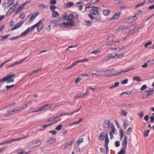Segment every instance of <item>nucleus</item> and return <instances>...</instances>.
Segmentation results:
<instances>
[{
	"instance_id": "obj_30",
	"label": "nucleus",
	"mask_w": 154,
	"mask_h": 154,
	"mask_svg": "<svg viewBox=\"0 0 154 154\" xmlns=\"http://www.w3.org/2000/svg\"><path fill=\"white\" fill-rule=\"evenodd\" d=\"M39 7L41 9H44L48 8V6L44 4H41L39 5Z\"/></svg>"
},
{
	"instance_id": "obj_56",
	"label": "nucleus",
	"mask_w": 154,
	"mask_h": 154,
	"mask_svg": "<svg viewBox=\"0 0 154 154\" xmlns=\"http://www.w3.org/2000/svg\"><path fill=\"white\" fill-rule=\"evenodd\" d=\"M57 3V1L56 0H51L50 1V4L51 5H54Z\"/></svg>"
},
{
	"instance_id": "obj_53",
	"label": "nucleus",
	"mask_w": 154,
	"mask_h": 154,
	"mask_svg": "<svg viewBox=\"0 0 154 154\" xmlns=\"http://www.w3.org/2000/svg\"><path fill=\"white\" fill-rule=\"evenodd\" d=\"M128 125L126 121H124V126L125 128L126 129L128 126Z\"/></svg>"
},
{
	"instance_id": "obj_48",
	"label": "nucleus",
	"mask_w": 154,
	"mask_h": 154,
	"mask_svg": "<svg viewBox=\"0 0 154 154\" xmlns=\"http://www.w3.org/2000/svg\"><path fill=\"white\" fill-rule=\"evenodd\" d=\"M8 2L10 3L7 6V7H9L14 4L13 0H8Z\"/></svg>"
},
{
	"instance_id": "obj_61",
	"label": "nucleus",
	"mask_w": 154,
	"mask_h": 154,
	"mask_svg": "<svg viewBox=\"0 0 154 154\" xmlns=\"http://www.w3.org/2000/svg\"><path fill=\"white\" fill-rule=\"evenodd\" d=\"M55 120V118L54 117H53L50 118L49 120H48L47 122H49L50 121H51L53 120Z\"/></svg>"
},
{
	"instance_id": "obj_11",
	"label": "nucleus",
	"mask_w": 154,
	"mask_h": 154,
	"mask_svg": "<svg viewBox=\"0 0 154 154\" xmlns=\"http://www.w3.org/2000/svg\"><path fill=\"white\" fill-rule=\"evenodd\" d=\"M93 8L91 11V14L92 15H98L99 14V12L98 11V8L96 7H92Z\"/></svg>"
},
{
	"instance_id": "obj_58",
	"label": "nucleus",
	"mask_w": 154,
	"mask_h": 154,
	"mask_svg": "<svg viewBox=\"0 0 154 154\" xmlns=\"http://www.w3.org/2000/svg\"><path fill=\"white\" fill-rule=\"evenodd\" d=\"M128 79H126L125 80L123 81L122 82V84H126L128 83Z\"/></svg>"
},
{
	"instance_id": "obj_34",
	"label": "nucleus",
	"mask_w": 154,
	"mask_h": 154,
	"mask_svg": "<svg viewBox=\"0 0 154 154\" xmlns=\"http://www.w3.org/2000/svg\"><path fill=\"white\" fill-rule=\"evenodd\" d=\"M149 66H151L154 65V59L151 60H149L147 61Z\"/></svg>"
},
{
	"instance_id": "obj_14",
	"label": "nucleus",
	"mask_w": 154,
	"mask_h": 154,
	"mask_svg": "<svg viewBox=\"0 0 154 154\" xmlns=\"http://www.w3.org/2000/svg\"><path fill=\"white\" fill-rule=\"evenodd\" d=\"M38 14L39 13H35L32 14H29L28 16L29 17L31 15V16L30 19L29 20L28 22L31 23L32 21H33Z\"/></svg>"
},
{
	"instance_id": "obj_9",
	"label": "nucleus",
	"mask_w": 154,
	"mask_h": 154,
	"mask_svg": "<svg viewBox=\"0 0 154 154\" xmlns=\"http://www.w3.org/2000/svg\"><path fill=\"white\" fill-rule=\"evenodd\" d=\"M139 16V14L136 13L134 16H131L128 18V21L129 23H131L137 20Z\"/></svg>"
},
{
	"instance_id": "obj_8",
	"label": "nucleus",
	"mask_w": 154,
	"mask_h": 154,
	"mask_svg": "<svg viewBox=\"0 0 154 154\" xmlns=\"http://www.w3.org/2000/svg\"><path fill=\"white\" fill-rule=\"evenodd\" d=\"M112 70L108 69L107 70H102L100 71H97V75L100 76L105 75L107 72L109 73V72H111L113 71Z\"/></svg>"
},
{
	"instance_id": "obj_7",
	"label": "nucleus",
	"mask_w": 154,
	"mask_h": 154,
	"mask_svg": "<svg viewBox=\"0 0 154 154\" xmlns=\"http://www.w3.org/2000/svg\"><path fill=\"white\" fill-rule=\"evenodd\" d=\"M67 20L68 23L69 25L72 26L73 25L74 20L73 19V15L72 14H70L68 16Z\"/></svg>"
},
{
	"instance_id": "obj_31",
	"label": "nucleus",
	"mask_w": 154,
	"mask_h": 154,
	"mask_svg": "<svg viewBox=\"0 0 154 154\" xmlns=\"http://www.w3.org/2000/svg\"><path fill=\"white\" fill-rule=\"evenodd\" d=\"M111 125L112 129V131H111V132H112V133H113L114 134H116V129L114 126L112 124H111Z\"/></svg>"
},
{
	"instance_id": "obj_22",
	"label": "nucleus",
	"mask_w": 154,
	"mask_h": 154,
	"mask_svg": "<svg viewBox=\"0 0 154 154\" xmlns=\"http://www.w3.org/2000/svg\"><path fill=\"white\" fill-rule=\"evenodd\" d=\"M125 55V54L124 53H122V54H117L116 53L115 55H114L115 57V58H121L123 57Z\"/></svg>"
},
{
	"instance_id": "obj_33",
	"label": "nucleus",
	"mask_w": 154,
	"mask_h": 154,
	"mask_svg": "<svg viewBox=\"0 0 154 154\" xmlns=\"http://www.w3.org/2000/svg\"><path fill=\"white\" fill-rule=\"evenodd\" d=\"M127 112L125 111H124L123 110H121L120 112V115L121 116H126L127 115Z\"/></svg>"
},
{
	"instance_id": "obj_40",
	"label": "nucleus",
	"mask_w": 154,
	"mask_h": 154,
	"mask_svg": "<svg viewBox=\"0 0 154 154\" xmlns=\"http://www.w3.org/2000/svg\"><path fill=\"white\" fill-rule=\"evenodd\" d=\"M146 3V1H145L144 2H142L141 3H140L139 4H138L135 7L136 8H138L140 7H141L143 5Z\"/></svg>"
},
{
	"instance_id": "obj_5",
	"label": "nucleus",
	"mask_w": 154,
	"mask_h": 154,
	"mask_svg": "<svg viewBox=\"0 0 154 154\" xmlns=\"http://www.w3.org/2000/svg\"><path fill=\"white\" fill-rule=\"evenodd\" d=\"M154 92V89H152L151 90H146L142 94L143 98H146L152 95L153 94Z\"/></svg>"
},
{
	"instance_id": "obj_36",
	"label": "nucleus",
	"mask_w": 154,
	"mask_h": 154,
	"mask_svg": "<svg viewBox=\"0 0 154 154\" xmlns=\"http://www.w3.org/2000/svg\"><path fill=\"white\" fill-rule=\"evenodd\" d=\"M49 106L48 104H46L44 105L43 106L40 107V108L38 109H37L38 112H39L40 111H41L43 109H44L46 107L48 106Z\"/></svg>"
},
{
	"instance_id": "obj_27",
	"label": "nucleus",
	"mask_w": 154,
	"mask_h": 154,
	"mask_svg": "<svg viewBox=\"0 0 154 154\" xmlns=\"http://www.w3.org/2000/svg\"><path fill=\"white\" fill-rule=\"evenodd\" d=\"M83 4L82 3L80 2H78L76 4V6L77 7L79 8L80 10H81L82 9Z\"/></svg>"
},
{
	"instance_id": "obj_32",
	"label": "nucleus",
	"mask_w": 154,
	"mask_h": 154,
	"mask_svg": "<svg viewBox=\"0 0 154 154\" xmlns=\"http://www.w3.org/2000/svg\"><path fill=\"white\" fill-rule=\"evenodd\" d=\"M74 5L73 3L72 2H69L67 3L66 5V7L68 8H70Z\"/></svg>"
},
{
	"instance_id": "obj_24",
	"label": "nucleus",
	"mask_w": 154,
	"mask_h": 154,
	"mask_svg": "<svg viewBox=\"0 0 154 154\" xmlns=\"http://www.w3.org/2000/svg\"><path fill=\"white\" fill-rule=\"evenodd\" d=\"M73 142L72 141H71L69 143H66L64 144L62 146H63L65 149L67 148L69 146L71 145L73 143Z\"/></svg>"
},
{
	"instance_id": "obj_25",
	"label": "nucleus",
	"mask_w": 154,
	"mask_h": 154,
	"mask_svg": "<svg viewBox=\"0 0 154 154\" xmlns=\"http://www.w3.org/2000/svg\"><path fill=\"white\" fill-rule=\"evenodd\" d=\"M103 14L105 16H108L111 13V11L109 10H106L103 11Z\"/></svg>"
},
{
	"instance_id": "obj_47",
	"label": "nucleus",
	"mask_w": 154,
	"mask_h": 154,
	"mask_svg": "<svg viewBox=\"0 0 154 154\" xmlns=\"http://www.w3.org/2000/svg\"><path fill=\"white\" fill-rule=\"evenodd\" d=\"M124 0H115L114 2L115 4H118L122 2Z\"/></svg>"
},
{
	"instance_id": "obj_41",
	"label": "nucleus",
	"mask_w": 154,
	"mask_h": 154,
	"mask_svg": "<svg viewBox=\"0 0 154 154\" xmlns=\"http://www.w3.org/2000/svg\"><path fill=\"white\" fill-rule=\"evenodd\" d=\"M120 139L121 140L123 138L124 136V132L123 130L122 129L120 130Z\"/></svg>"
},
{
	"instance_id": "obj_62",
	"label": "nucleus",
	"mask_w": 154,
	"mask_h": 154,
	"mask_svg": "<svg viewBox=\"0 0 154 154\" xmlns=\"http://www.w3.org/2000/svg\"><path fill=\"white\" fill-rule=\"evenodd\" d=\"M19 36H17L15 37H13V38H10L9 39V40H15V39H18L19 38Z\"/></svg>"
},
{
	"instance_id": "obj_51",
	"label": "nucleus",
	"mask_w": 154,
	"mask_h": 154,
	"mask_svg": "<svg viewBox=\"0 0 154 154\" xmlns=\"http://www.w3.org/2000/svg\"><path fill=\"white\" fill-rule=\"evenodd\" d=\"M132 128H128L127 131V133L129 135L131 133V130Z\"/></svg>"
},
{
	"instance_id": "obj_52",
	"label": "nucleus",
	"mask_w": 154,
	"mask_h": 154,
	"mask_svg": "<svg viewBox=\"0 0 154 154\" xmlns=\"http://www.w3.org/2000/svg\"><path fill=\"white\" fill-rule=\"evenodd\" d=\"M10 35L9 34L7 35H6L4 36H2V40H4L6 38H8Z\"/></svg>"
},
{
	"instance_id": "obj_35",
	"label": "nucleus",
	"mask_w": 154,
	"mask_h": 154,
	"mask_svg": "<svg viewBox=\"0 0 154 154\" xmlns=\"http://www.w3.org/2000/svg\"><path fill=\"white\" fill-rule=\"evenodd\" d=\"M59 25L60 26H61L62 27H64L69 25L68 24V22H63V23H60L59 24Z\"/></svg>"
},
{
	"instance_id": "obj_23",
	"label": "nucleus",
	"mask_w": 154,
	"mask_h": 154,
	"mask_svg": "<svg viewBox=\"0 0 154 154\" xmlns=\"http://www.w3.org/2000/svg\"><path fill=\"white\" fill-rule=\"evenodd\" d=\"M105 137V135L104 132H102L100 133L99 138L100 140L101 141H103L104 140Z\"/></svg>"
},
{
	"instance_id": "obj_37",
	"label": "nucleus",
	"mask_w": 154,
	"mask_h": 154,
	"mask_svg": "<svg viewBox=\"0 0 154 154\" xmlns=\"http://www.w3.org/2000/svg\"><path fill=\"white\" fill-rule=\"evenodd\" d=\"M85 25L87 26H90L92 24V22L90 20H85Z\"/></svg>"
},
{
	"instance_id": "obj_42",
	"label": "nucleus",
	"mask_w": 154,
	"mask_h": 154,
	"mask_svg": "<svg viewBox=\"0 0 154 154\" xmlns=\"http://www.w3.org/2000/svg\"><path fill=\"white\" fill-rule=\"evenodd\" d=\"M32 103L31 102H29L28 103H27L25 104L24 105H23L22 106V107H25V109L27 107H28Z\"/></svg>"
},
{
	"instance_id": "obj_19",
	"label": "nucleus",
	"mask_w": 154,
	"mask_h": 154,
	"mask_svg": "<svg viewBox=\"0 0 154 154\" xmlns=\"http://www.w3.org/2000/svg\"><path fill=\"white\" fill-rule=\"evenodd\" d=\"M56 140V138L55 137H52L49 138L47 140V142L51 144L54 142Z\"/></svg>"
},
{
	"instance_id": "obj_26",
	"label": "nucleus",
	"mask_w": 154,
	"mask_h": 154,
	"mask_svg": "<svg viewBox=\"0 0 154 154\" xmlns=\"http://www.w3.org/2000/svg\"><path fill=\"white\" fill-rule=\"evenodd\" d=\"M109 142V139L108 137V134L106 133V134L105 139V146H108Z\"/></svg>"
},
{
	"instance_id": "obj_55",
	"label": "nucleus",
	"mask_w": 154,
	"mask_h": 154,
	"mask_svg": "<svg viewBox=\"0 0 154 154\" xmlns=\"http://www.w3.org/2000/svg\"><path fill=\"white\" fill-rule=\"evenodd\" d=\"M120 145V142L119 141H117L115 142V146L116 147H119Z\"/></svg>"
},
{
	"instance_id": "obj_39",
	"label": "nucleus",
	"mask_w": 154,
	"mask_h": 154,
	"mask_svg": "<svg viewBox=\"0 0 154 154\" xmlns=\"http://www.w3.org/2000/svg\"><path fill=\"white\" fill-rule=\"evenodd\" d=\"M100 51L98 50H96L94 51H92L91 53L90 54H98L100 53Z\"/></svg>"
},
{
	"instance_id": "obj_57",
	"label": "nucleus",
	"mask_w": 154,
	"mask_h": 154,
	"mask_svg": "<svg viewBox=\"0 0 154 154\" xmlns=\"http://www.w3.org/2000/svg\"><path fill=\"white\" fill-rule=\"evenodd\" d=\"M40 24H39L38 25V26H37V30L38 31V32L41 31L42 29V27H40Z\"/></svg>"
},
{
	"instance_id": "obj_50",
	"label": "nucleus",
	"mask_w": 154,
	"mask_h": 154,
	"mask_svg": "<svg viewBox=\"0 0 154 154\" xmlns=\"http://www.w3.org/2000/svg\"><path fill=\"white\" fill-rule=\"evenodd\" d=\"M81 79H82V78H80V77L78 78L77 79H76L75 80V84L78 83L80 82V81H81Z\"/></svg>"
},
{
	"instance_id": "obj_15",
	"label": "nucleus",
	"mask_w": 154,
	"mask_h": 154,
	"mask_svg": "<svg viewBox=\"0 0 154 154\" xmlns=\"http://www.w3.org/2000/svg\"><path fill=\"white\" fill-rule=\"evenodd\" d=\"M18 5V4L17 3L13 5L12 7L6 13V15H10L11 13L14 11Z\"/></svg>"
},
{
	"instance_id": "obj_16",
	"label": "nucleus",
	"mask_w": 154,
	"mask_h": 154,
	"mask_svg": "<svg viewBox=\"0 0 154 154\" xmlns=\"http://www.w3.org/2000/svg\"><path fill=\"white\" fill-rule=\"evenodd\" d=\"M127 137L126 136H125L123 140L122 143V148L125 149L127 146Z\"/></svg>"
},
{
	"instance_id": "obj_59",
	"label": "nucleus",
	"mask_w": 154,
	"mask_h": 154,
	"mask_svg": "<svg viewBox=\"0 0 154 154\" xmlns=\"http://www.w3.org/2000/svg\"><path fill=\"white\" fill-rule=\"evenodd\" d=\"M50 9L51 11H54L56 8V7L54 5H51L50 6Z\"/></svg>"
},
{
	"instance_id": "obj_21",
	"label": "nucleus",
	"mask_w": 154,
	"mask_h": 154,
	"mask_svg": "<svg viewBox=\"0 0 154 154\" xmlns=\"http://www.w3.org/2000/svg\"><path fill=\"white\" fill-rule=\"evenodd\" d=\"M59 15V13H58V12L55 11H53L52 14V17L53 18L56 17H58Z\"/></svg>"
},
{
	"instance_id": "obj_17",
	"label": "nucleus",
	"mask_w": 154,
	"mask_h": 154,
	"mask_svg": "<svg viewBox=\"0 0 154 154\" xmlns=\"http://www.w3.org/2000/svg\"><path fill=\"white\" fill-rule=\"evenodd\" d=\"M84 141V138L83 137L79 139L76 142V144H75L74 147L76 148L79 147L80 144Z\"/></svg>"
},
{
	"instance_id": "obj_64",
	"label": "nucleus",
	"mask_w": 154,
	"mask_h": 154,
	"mask_svg": "<svg viewBox=\"0 0 154 154\" xmlns=\"http://www.w3.org/2000/svg\"><path fill=\"white\" fill-rule=\"evenodd\" d=\"M50 133H51L53 135H55L57 133V131H51Z\"/></svg>"
},
{
	"instance_id": "obj_38",
	"label": "nucleus",
	"mask_w": 154,
	"mask_h": 154,
	"mask_svg": "<svg viewBox=\"0 0 154 154\" xmlns=\"http://www.w3.org/2000/svg\"><path fill=\"white\" fill-rule=\"evenodd\" d=\"M68 14L67 12H66L63 14V16L62 17V19L63 20H67L68 18Z\"/></svg>"
},
{
	"instance_id": "obj_46",
	"label": "nucleus",
	"mask_w": 154,
	"mask_h": 154,
	"mask_svg": "<svg viewBox=\"0 0 154 154\" xmlns=\"http://www.w3.org/2000/svg\"><path fill=\"white\" fill-rule=\"evenodd\" d=\"M62 127L63 126L59 124L58 126H57L56 127V129L57 130L60 131Z\"/></svg>"
},
{
	"instance_id": "obj_4",
	"label": "nucleus",
	"mask_w": 154,
	"mask_h": 154,
	"mask_svg": "<svg viewBox=\"0 0 154 154\" xmlns=\"http://www.w3.org/2000/svg\"><path fill=\"white\" fill-rule=\"evenodd\" d=\"M134 69V67H132L131 68H130L129 69H128L126 70L122 71H120L119 72H115V73H112L110 74L105 75L104 76V77H111L113 76H115L116 75H119L121 74H122V73H125L128 71H129L132 69Z\"/></svg>"
},
{
	"instance_id": "obj_28",
	"label": "nucleus",
	"mask_w": 154,
	"mask_h": 154,
	"mask_svg": "<svg viewBox=\"0 0 154 154\" xmlns=\"http://www.w3.org/2000/svg\"><path fill=\"white\" fill-rule=\"evenodd\" d=\"M133 80L134 81H136L137 82H139L142 80L140 77L137 76H135L134 77Z\"/></svg>"
},
{
	"instance_id": "obj_3",
	"label": "nucleus",
	"mask_w": 154,
	"mask_h": 154,
	"mask_svg": "<svg viewBox=\"0 0 154 154\" xmlns=\"http://www.w3.org/2000/svg\"><path fill=\"white\" fill-rule=\"evenodd\" d=\"M24 109L25 107H17L12 110L8 111L7 112L8 114L11 115L19 113L21 112Z\"/></svg>"
},
{
	"instance_id": "obj_12",
	"label": "nucleus",
	"mask_w": 154,
	"mask_h": 154,
	"mask_svg": "<svg viewBox=\"0 0 154 154\" xmlns=\"http://www.w3.org/2000/svg\"><path fill=\"white\" fill-rule=\"evenodd\" d=\"M28 137V136H27L24 137L23 138H19L18 139H13L12 140H9V141H3L2 143H0V145H3L5 144L11 142H13L14 141H15L20 140L23 139H24L25 138H26Z\"/></svg>"
},
{
	"instance_id": "obj_43",
	"label": "nucleus",
	"mask_w": 154,
	"mask_h": 154,
	"mask_svg": "<svg viewBox=\"0 0 154 154\" xmlns=\"http://www.w3.org/2000/svg\"><path fill=\"white\" fill-rule=\"evenodd\" d=\"M150 131V130L149 129L147 130L145 132H144V136L146 137L148 136Z\"/></svg>"
},
{
	"instance_id": "obj_60",
	"label": "nucleus",
	"mask_w": 154,
	"mask_h": 154,
	"mask_svg": "<svg viewBox=\"0 0 154 154\" xmlns=\"http://www.w3.org/2000/svg\"><path fill=\"white\" fill-rule=\"evenodd\" d=\"M81 107H82V106H80V107L79 108V109L78 110H76L75 111H74L73 112H71V113L70 114L72 115L74 113L78 112L81 109Z\"/></svg>"
},
{
	"instance_id": "obj_6",
	"label": "nucleus",
	"mask_w": 154,
	"mask_h": 154,
	"mask_svg": "<svg viewBox=\"0 0 154 154\" xmlns=\"http://www.w3.org/2000/svg\"><path fill=\"white\" fill-rule=\"evenodd\" d=\"M110 123L109 120H105L103 124V128L105 130L108 131L110 128Z\"/></svg>"
},
{
	"instance_id": "obj_29",
	"label": "nucleus",
	"mask_w": 154,
	"mask_h": 154,
	"mask_svg": "<svg viewBox=\"0 0 154 154\" xmlns=\"http://www.w3.org/2000/svg\"><path fill=\"white\" fill-rule=\"evenodd\" d=\"M119 84V82H117L115 83L114 84L110 87L109 88L110 89H112L114 88H116L118 87Z\"/></svg>"
},
{
	"instance_id": "obj_49",
	"label": "nucleus",
	"mask_w": 154,
	"mask_h": 154,
	"mask_svg": "<svg viewBox=\"0 0 154 154\" xmlns=\"http://www.w3.org/2000/svg\"><path fill=\"white\" fill-rule=\"evenodd\" d=\"M24 7H22V6H20L18 8V10L16 11L18 13L22 10L23 9Z\"/></svg>"
},
{
	"instance_id": "obj_54",
	"label": "nucleus",
	"mask_w": 154,
	"mask_h": 154,
	"mask_svg": "<svg viewBox=\"0 0 154 154\" xmlns=\"http://www.w3.org/2000/svg\"><path fill=\"white\" fill-rule=\"evenodd\" d=\"M152 44V42H151V41L149 42H148L147 43H146L145 45V48H147L148 46L151 45Z\"/></svg>"
},
{
	"instance_id": "obj_13",
	"label": "nucleus",
	"mask_w": 154,
	"mask_h": 154,
	"mask_svg": "<svg viewBox=\"0 0 154 154\" xmlns=\"http://www.w3.org/2000/svg\"><path fill=\"white\" fill-rule=\"evenodd\" d=\"M24 22V21H21L18 23L11 29V31H12L19 28L22 26Z\"/></svg>"
},
{
	"instance_id": "obj_45",
	"label": "nucleus",
	"mask_w": 154,
	"mask_h": 154,
	"mask_svg": "<svg viewBox=\"0 0 154 154\" xmlns=\"http://www.w3.org/2000/svg\"><path fill=\"white\" fill-rule=\"evenodd\" d=\"M125 149L122 148L121 150L119 152L118 154H125Z\"/></svg>"
},
{
	"instance_id": "obj_2",
	"label": "nucleus",
	"mask_w": 154,
	"mask_h": 154,
	"mask_svg": "<svg viewBox=\"0 0 154 154\" xmlns=\"http://www.w3.org/2000/svg\"><path fill=\"white\" fill-rule=\"evenodd\" d=\"M39 24H42V20H40L39 22L34 25L32 26L31 27L28 28L25 31L22 32L20 35V36L22 37L23 36H25L26 35L28 34L32 30L35 29L38 25Z\"/></svg>"
},
{
	"instance_id": "obj_44",
	"label": "nucleus",
	"mask_w": 154,
	"mask_h": 154,
	"mask_svg": "<svg viewBox=\"0 0 154 154\" xmlns=\"http://www.w3.org/2000/svg\"><path fill=\"white\" fill-rule=\"evenodd\" d=\"M50 22L52 23H54L55 25H57L58 21L55 20H50Z\"/></svg>"
},
{
	"instance_id": "obj_18",
	"label": "nucleus",
	"mask_w": 154,
	"mask_h": 154,
	"mask_svg": "<svg viewBox=\"0 0 154 154\" xmlns=\"http://www.w3.org/2000/svg\"><path fill=\"white\" fill-rule=\"evenodd\" d=\"M121 14L120 13H116L114 14L112 17L111 19L112 20L114 19H117L119 18Z\"/></svg>"
},
{
	"instance_id": "obj_1",
	"label": "nucleus",
	"mask_w": 154,
	"mask_h": 154,
	"mask_svg": "<svg viewBox=\"0 0 154 154\" xmlns=\"http://www.w3.org/2000/svg\"><path fill=\"white\" fill-rule=\"evenodd\" d=\"M16 77V75L13 74L8 75L0 79V83L7 82V83L13 82L14 81V79Z\"/></svg>"
},
{
	"instance_id": "obj_63",
	"label": "nucleus",
	"mask_w": 154,
	"mask_h": 154,
	"mask_svg": "<svg viewBox=\"0 0 154 154\" xmlns=\"http://www.w3.org/2000/svg\"><path fill=\"white\" fill-rule=\"evenodd\" d=\"M146 85H143L140 88L141 91H142L146 88Z\"/></svg>"
},
{
	"instance_id": "obj_10",
	"label": "nucleus",
	"mask_w": 154,
	"mask_h": 154,
	"mask_svg": "<svg viewBox=\"0 0 154 154\" xmlns=\"http://www.w3.org/2000/svg\"><path fill=\"white\" fill-rule=\"evenodd\" d=\"M112 54L111 53L108 54L103 58L102 61L104 62L108 61L111 59L115 58V56L112 55Z\"/></svg>"
},
{
	"instance_id": "obj_20",
	"label": "nucleus",
	"mask_w": 154,
	"mask_h": 154,
	"mask_svg": "<svg viewBox=\"0 0 154 154\" xmlns=\"http://www.w3.org/2000/svg\"><path fill=\"white\" fill-rule=\"evenodd\" d=\"M127 28L126 26L124 25H121L119 26V27L116 29V31H119L122 30V29H125Z\"/></svg>"
}]
</instances>
